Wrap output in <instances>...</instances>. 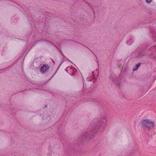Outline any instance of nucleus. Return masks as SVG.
<instances>
[{"instance_id":"obj_1","label":"nucleus","mask_w":156,"mask_h":156,"mask_svg":"<svg viewBox=\"0 0 156 156\" xmlns=\"http://www.w3.org/2000/svg\"><path fill=\"white\" fill-rule=\"evenodd\" d=\"M142 123L145 127L150 128L151 126L154 125V122L149 119L143 120Z\"/></svg>"},{"instance_id":"obj_2","label":"nucleus","mask_w":156,"mask_h":156,"mask_svg":"<svg viewBox=\"0 0 156 156\" xmlns=\"http://www.w3.org/2000/svg\"><path fill=\"white\" fill-rule=\"evenodd\" d=\"M48 68V65H44L41 68V71L43 73L44 72H45Z\"/></svg>"},{"instance_id":"obj_3","label":"nucleus","mask_w":156,"mask_h":156,"mask_svg":"<svg viewBox=\"0 0 156 156\" xmlns=\"http://www.w3.org/2000/svg\"><path fill=\"white\" fill-rule=\"evenodd\" d=\"M140 63H138V64H137L136 66V69H133V71H134L136 70V69H138V68L140 66Z\"/></svg>"},{"instance_id":"obj_4","label":"nucleus","mask_w":156,"mask_h":156,"mask_svg":"<svg viewBox=\"0 0 156 156\" xmlns=\"http://www.w3.org/2000/svg\"><path fill=\"white\" fill-rule=\"evenodd\" d=\"M147 2L148 3H150L151 2L152 0H146Z\"/></svg>"}]
</instances>
